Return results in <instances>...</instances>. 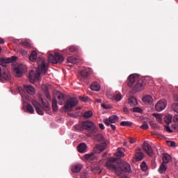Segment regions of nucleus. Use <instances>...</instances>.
Returning <instances> with one entry per match:
<instances>
[{
	"label": "nucleus",
	"instance_id": "nucleus-28",
	"mask_svg": "<svg viewBox=\"0 0 178 178\" xmlns=\"http://www.w3.org/2000/svg\"><path fill=\"white\" fill-rule=\"evenodd\" d=\"M123 148H118V152L114 154V156H117L118 158H122L124 156V153L122 151Z\"/></svg>",
	"mask_w": 178,
	"mask_h": 178
},
{
	"label": "nucleus",
	"instance_id": "nucleus-48",
	"mask_svg": "<svg viewBox=\"0 0 178 178\" xmlns=\"http://www.w3.org/2000/svg\"><path fill=\"white\" fill-rule=\"evenodd\" d=\"M22 101L24 103H27L29 102V96L28 95H22Z\"/></svg>",
	"mask_w": 178,
	"mask_h": 178
},
{
	"label": "nucleus",
	"instance_id": "nucleus-45",
	"mask_svg": "<svg viewBox=\"0 0 178 178\" xmlns=\"http://www.w3.org/2000/svg\"><path fill=\"white\" fill-rule=\"evenodd\" d=\"M134 112H136L138 113H143V109L140 107L134 108Z\"/></svg>",
	"mask_w": 178,
	"mask_h": 178
},
{
	"label": "nucleus",
	"instance_id": "nucleus-52",
	"mask_svg": "<svg viewBox=\"0 0 178 178\" xmlns=\"http://www.w3.org/2000/svg\"><path fill=\"white\" fill-rule=\"evenodd\" d=\"M99 127L102 130H105V126H104V124H102V123L99 124Z\"/></svg>",
	"mask_w": 178,
	"mask_h": 178
},
{
	"label": "nucleus",
	"instance_id": "nucleus-9",
	"mask_svg": "<svg viewBox=\"0 0 178 178\" xmlns=\"http://www.w3.org/2000/svg\"><path fill=\"white\" fill-rule=\"evenodd\" d=\"M26 70L27 67H26V65L20 64L14 70V72L15 73L17 77H22V76H23V73Z\"/></svg>",
	"mask_w": 178,
	"mask_h": 178
},
{
	"label": "nucleus",
	"instance_id": "nucleus-58",
	"mask_svg": "<svg viewBox=\"0 0 178 178\" xmlns=\"http://www.w3.org/2000/svg\"><path fill=\"white\" fill-rule=\"evenodd\" d=\"M0 44H5V40L2 38L0 39Z\"/></svg>",
	"mask_w": 178,
	"mask_h": 178
},
{
	"label": "nucleus",
	"instance_id": "nucleus-33",
	"mask_svg": "<svg viewBox=\"0 0 178 178\" xmlns=\"http://www.w3.org/2000/svg\"><path fill=\"white\" fill-rule=\"evenodd\" d=\"M2 79H4V80H9V79H10V76H9L8 72H3V73L1 74V76H0V81H1Z\"/></svg>",
	"mask_w": 178,
	"mask_h": 178
},
{
	"label": "nucleus",
	"instance_id": "nucleus-5",
	"mask_svg": "<svg viewBox=\"0 0 178 178\" xmlns=\"http://www.w3.org/2000/svg\"><path fill=\"white\" fill-rule=\"evenodd\" d=\"M53 95L55 98L57 97L58 105H63L66 101L65 95L62 94L60 91L54 90L53 92Z\"/></svg>",
	"mask_w": 178,
	"mask_h": 178
},
{
	"label": "nucleus",
	"instance_id": "nucleus-7",
	"mask_svg": "<svg viewBox=\"0 0 178 178\" xmlns=\"http://www.w3.org/2000/svg\"><path fill=\"white\" fill-rule=\"evenodd\" d=\"M117 122H119V117L116 115H113L110 116L108 118L104 119L103 120V122L106 126L109 127L111 126V124L116 123Z\"/></svg>",
	"mask_w": 178,
	"mask_h": 178
},
{
	"label": "nucleus",
	"instance_id": "nucleus-29",
	"mask_svg": "<svg viewBox=\"0 0 178 178\" xmlns=\"http://www.w3.org/2000/svg\"><path fill=\"white\" fill-rule=\"evenodd\" d=\"M172 118H173V116L170 114H168V115L165 116L164 122H165V123L167 124H170V123H172Z\"/></svg>",
	"mask_w": 178,
	"mask_h": 178
},
{
	"label": "nucleus",
	"instance_id": "nucleus-37",
	"mask_svg": "<svg viewBox=\"0 0 178 178\" xmlns=\"http://www.w3.org/2000/svg\"><path fill=\"white\" fill-rule=\"evenodd\" d=\"M52 108L54 112H56V111H58V102H56V99H54L52 101Z\"/></svg>",
	"mask_w": 178,
	"mask_h": 178
},
{
	"label": "nucleus",
	"instance_id": "nucleus-19",
	"mask_svg": "<svg viewBox=\"0 0 178 178\" xmlns=\"http://www.w3.org/2000/svg\"><path fill=\"white\" fill-rule=\"evenodd\" d=\"M86 161H97V158L94 155V153L87 154L84 156Z\"/></svg>",
	"mask_w": 178,
	"mask_h": 178
},
{
	"label": "nucleus",
	"instance_id": "nucleus-25",
	"mask_svg": "<svg viewBox=\"0 0 178 178\" xmlns=\"http://www.w3.org/2000/svg\"><path fill=\"white\" fill-rule=\"evenodd\" d=\"M128 104L130 106H136V105H138V102H137V99H136V97H132L129 99Z\"/></svg>",
	"mask_w": 178,
	"mask_h": 178
},
{
	"label": "nucleus",
	"instance_id": "nucleus-39",
	"mask_svg": "<svg viewBox=\"0 0 178 178\" xmlns=\"http://www.w3.org/2000/svg\"><path fill=\"white\" fill-rule=\"evenodd\" d=\"M140 168L143 172H147L148 170V167L147 166V163L145 162H142L140 165Z\"/></svg>",
	"mask_w": 178,
	"mask_h": 178
},
{
	"label": "nucleus",
	"instance_id": "nucleus-35",
	"mask_svg": "<svg viewBox=\"0 0 178 178\" xmlns=\"http://www.w3.org/2000/svg\"><path fill=\"white\" fill-rule=\"evenodd\" d=\"M153 116L156 118V122H158L159 123H162V115L158 114V113H154Z\"/></svg>",
	"mask_w": 178,
	"mask_h": 178
},
{
	"label": "nucleus",
	"instance_id": "nucleus-42",
	"mask_svg": "<svg viewBox=\"0 0 178 178\" xmlns=\"http://www.w3.org/2000/svg\"><path fill=\"white\" fill-rule=\"evenodd\" d=\"M167 144L168 145H169V147H172V148H176V143H175V141H167Z\"/></svg>",
	"mask_w": 178,
	"mask_h": 178
},
{
	"label": "nucleus",
	"instance_id": "nucleus-54",
	"mask_svg": "<svg viewBox=\"0 0 178 178\" xmlns=\"http://www.w3.org/2000/svg\"><path fill=\"white\" fill-rule=\"evenodd\" d=\"M46 97L47 98V99L51 101V95L49 94V92H46Z\"/></svg>",
	"mask_w": 178,
	"mask_h": 178
},
{
	"label": "nucleus",
	"instance_id": "nucleus-47",
	"mask_svg": "<svg viewBox=\"0 0 178 178\" xmlns=\"http://www.w3.org/2000/svg\"><path fill=\"white\" fill-rule=\"evenodd\" d=\"M102 106L104 109H111V108H112V106L106 104H102Z\"/></svg>",
	"mask_w": 178,
	"mask_h": 178
},
{
	"label": "nucleus",
	"instance_id": "nucleus-56",
	"mask_svg": "<svg viewBox=\"0 0 178 178\" xmlns=\"http://www.w3.org/2000/svg\"><path fill=\"white\" fill-rule=\"evenodd\" d=\"M129 143L130 144H134V143H136V140H134V138H130Z\"/></svg>",
	"mask_w": 178,
	"mask_h": 178
},
{
	"label": "nucleus",
	"instance_id": "nucleus-40",
	"mask_svg": "<svg viewBox=\"0 0 178 178\" xmlns=\"http://www.w3.org/2000/svg\"><path fill=\"white\" fill-rule=\"evenodd\" d=\"M135 88L136 91H142V90L144 89V86H143V84L141 83H138L136 85Z\"/></svg>",
	"mask_w": 178,
	"mask_h": 178
},
{
	"label": "nucleus",
	"instance_id": "nucleus-16",
	"mask_svg": "<svg viewBox=\"0 0 178 178\" xmlns=\"http://www.w3.org/2000/svg\"><path fill=\"white\" fill-rule=\"evenodd\" d=\"M24 88L25 91H26V92L29 94V95H35V88L33 87V86L25 85L24 86Z\"/></svg>",
	"mask_w": 178,
	"mask_h": 178
},
{
	"label": "nucleus",
	"instance_id": "nucleus-18",
	"mask_svg": "<svg viewBox=\"0 0 178 178\" xmlns=\"http://www.w3.org/2000/svg\"><path fill=\"white\" fill-rule=\"evenodd\" d=\"M79 152L83 154V152H87V145L86 143H81L77 147Z\"/></svg>",
	"mask_w": 178,
	"mask_h": 178
},
{
	"label": "nucleus",
	"instance_id": "nucleus-23",
	"mask_svg": "<svg viewBox=\"0 0 178 178\" xmlns=\"http://www.w3.org/2000/svg\"><path fill=\"white\" fill-rule=\"evenodd\" d=\"M90 88L92 91H99V90H101V85L97 82H95L92 83Z\"/></svg>",
	"mask_w": 178,
	"mask_h": 178
},
{
	"label": "nucleus",
	"instance_id": "nucleus-44",
	"mask_svg": "<svg viewBox=\"0 0 178 178\" xmlns=\"http://www.w3.org/2000/svg\"><path fill=\"white\" fill-rule=\"evenodd\" d=\"M148 124L147 122H144L141 126L140 129H143V130H147L149 129Z\"/></svg>",
	"mask_w": 178,
	"mask_h": 178
},
{
	"label": "nucleus",
	"instance_id": "nucleus-34",
	"mask_svg": "<svg viewBox=\"0 0 178 178\" xmlns=\"http://www.w3.org/2000/svg\"><path fill=\"white\" fill-rule=\"evenodd\" d=\"M42 105L44 111H51V106H49V103H44V101L42 99Z\"/></svg>",
	"mask_w": 178,
	"mask_h": 178
},
{
	"label": "nucleus",
	"instance_id": "nucleus-8",
	"mask_svg": "<svg viewBox=\"0 0 178 178\" xmlns=\"http://www.w3.org/2000/svg\"><path fill=\"white\" fill-rule=\"evenodd\" d=\"M77 99L76 98H70L68 100H67L64 108L65 109L70 110L72 109L74 106H76L77 105Z\"/></svg>",
	"mask_w": 178,
	"mask_h": 178
},
{
	"label": "nucleus",
	"instance_id": "nucleus-15",
	"mask_svg": "<svg viewBox=\"0 0 178 178\" xmlns=\"http://www.w3.org/2000/svg\"><path fill=\"white\" fill-rule=\"evenodd\" d=\"M128 79H129L128 86L129 87H131V86H133V84H134V83H136V81H137V80H138V74H131L128 77Z\"/></svg>",
	"mask_w": 178,
	"mask_h": 178
},
{
	"label": "nucleus",
	"instance_id": "nucleus-4",
	"mask_svg": "<svg viewBox=\"0 0 178 178\" xmlns=\"http://www.w3.org/2000/svg\"><path fill=\"white\" fill-rule=\"evenodd\" d=\"M49 60L51 63H54V65L56 63H62L65 58L62 56V55L59 54V53H55V56L52 54H49Z\"/></svg>",
	"mask_w": 178,
	"mask_h": 178
},
{
	"label": "nucleus",
	"instance_id": "nucleus-30",
	"mask_svg": "<svg viewBox=\"0 0 178 178\" xmlns=\"http://www.w3.org/2000/svg\"><path fill=\"white\" fill-rule=\"evenodd\" d=\"M22 45L24 47H26V48H31V47H33L31 42H30V40L27 39H24L22 40Z\"/></svg>",
	"mask_w": 178,
	"mask_h": 178
},
{
	"label": "nucleus",
	"instance_id": "nucleus-21",
	"mask_svg": "<svg viewBox=\"0 0 178 178\" xmlns=\"http://www.w3.org/2000/svg\"><path fill=\"white\" fill-rule=\"evenodd\" d=\"M163 163H169L172 161V156L168 154H164L163 155Z\"/></svg>",
	"mask_w": 178,
	"mask_h": 178
},
{
	"label": "nucleus",
	"instance_id": "nucleus-2",
	"mask_svg": "<svg viewBox=\"0 0 178 178\" xmlns=\"http://www.w3.org/2000/svg\"><path fill=\"white\" fill-rule=\"evenodd\" d=\"M113 162H116V159L114 157H111L109 159V162L106 163V166L109 170L116 173L118 176H120L121 178H129L127 177H123L124 173H131V168L130 164L125 163L121 167L119 165H114Z\"/></svg>",
	"mask_w": 178,
	"mask_h": 178
},
{
	"label": "nucleus",
	"instance_id": "nucleus-12",
	"mask_svg": "<svg viewBox=\"0 0 178 178\" xmlns=\"http://www.w3.org/2000/svg\"><path fill=\"white\" fill-rule=\"evenodd\" d=\"M31 104H32V105H33V106L38 115H44V110L42 109L41 105H40L37 101L33 99L31 101Z\"/></svg>",
	"mask_w": 178,
	"mask_h": 178
},
{
	"label": "nucleus",
	"instance_id": "nucleus-46",
	"mask_svg": "<svg viewBox=\"0 0 178 178\" xmlns=\"http://www.w3.org/2000/svg\"><path fill=\"white\" fill-rule=\"evenodd\" d=\"M77 49H79V48L76 46H71L70 47V52H76V51H77Z\"/></svg>",
	"mask_w": 178,
	"mask_h": 178
},
{
	"label": "nucleus",
	"instance_id": "nucleus-38",
	"mask_svg": "<svg viewBox=\"0 0 178 178\" xmlns=\"http://www.w3.org/2000/svg\"><path fill=\"white\" fill-rule=\"evenodd\" d=\"M150 126L152 129H154V130H159L161 127H159V125L156 124V122H150Z\"/></svg>",
	"mask_w": 178,
	"mask_h": 178
},
{
	"label": "nucleus",
	"instance_id": "nucleus-50",
	"mask_svg": "<svg viewBox=\"0 0 178 178\" xmlns=\"http://www.w3.org/2000/svg\"><path fill=\"white\" fill-rule=\"evenodd\" d=\"M165 129L166 130V131H168V133H172L173 131L170 129V127L168 126H165Z\"/></svg>",
	"mask_w": 178,
	"mask_h": 178
},
{
	"label": "nucleus",
	"instance_id": "nucleus-11",
	"mask_svg": "<svg viewBox=\"0 0 178 178\" xmlns=\"http://www.w3.org/2000/svg\"><path fill=\"white\" fill-rule=\"evenodd\" d=\"M143 149L149 155V156H152L154 155V151L152 150V147L151 145L148 143V142L145 141L142 146Z\"/></svg>",
	"mask_w": 178,
	"mask_h": 178
},
{
	"label": "nucleus",
	"instance_id": "nucleus-14",
	"mask_svg": "<svg viewBox=\"0 0 178 178\" xmlns=\"http://www.w3.org/2000/svg\"><path fill=\"white\" fill-rule=\"evenodd\" d=\"M81 169H83V164L80 163L72 164L71 166V171L73 173H80V172H81Z\"/></svg>",
	"mask_w": 178,
	"mask_h": 178
},
{
	"label": "nucleus",
	"instance_id": "nucleus-32",
	"mask_svg": "<svg viewBox=\"0 0 178 178\" xmlns=\"http://www.w3.org/2000/svg\"><path fill=\"white\" fill-rule=\"evenodd\" d=\"M175 99L176 101V103H174L172 105V109L175 111V112H176L177 113H178V96H176L175 97Z\"/></svg>",
	"mask_w": 178,
	"mask_h": 178
},
{
	"label": "nucleus",
	"instance_id": "nucleus-57",
	"mask_svg": "<svg viewBox=\"0 0 178 178\" xmlns=\"http://www.w3.org/2000/svg\"><path fill=\"white\" fill-rule=\"evenodd\" d=\"M110 126L112 129V130H116V126H115L114 124H110Z\"/></svg>",
	"mask_w": 178,
	"mask_h": 178
},
{
	"label": "nucleus",
	"instance_id": "nucleus-43",
	"mask_svg": "<svg viewBox=\"0 0 178 178\" xmlns=\"http://www.w3.org/2000/svg\"><path fill=\"white\" fill-rule=\"evenodd\" d=\"M131 122L129 121H122L120 122L121 126H131Z\"/></svg>",
	"mask_w": 178,
	"mask_h": 178
},
{
	"label": "nucleus",
	"instance_id": "nucleus-13",
	"mask_svg": "<svg viewBox=\"0 0 178 178\" xmlns=\"http://www.w3.org/2000/svg\"><path fill=\"white\" fill-rule=\"evenodd\" d=\"M134 159L137 161V162H140V161H143V159H144V154H143V152H141V148L137 147L136 149V154Z\"/></svg>",
	"mask_w": 178,
	"mask_h": 178
},
{
	"label": "nucleus",
	"instance_id": "nucleus-6",
	"mask_svg": "<svg viewBox=\"0 0 178 178\" xmlns=\"http://www.w3.org/2000/svg\"><path fill=\"white\" fill-rule=\"evenodd\" d=\"M168 106V101L166 99H163L159 100L155 105V109L157 112H162L164 109Z\"/></svg>",
	"mask_w": 178,
	"mask_h": 178
},
{
	"label": "nucleus",
	"instance_id": "nucleus-61",
	"mask_svg": "<svg viewBox=\"0 0 178 178\" xmlns=\"http://www.w3.org/2000/svg\"><path fill=\"white\" fill-rule=\"evenodd\" d=\"M105 156H106V152H105V153H104V154H102V157H103V158H105Z\"/></svg>",
	"mask_w": 178,
	"mask_h": 178
},
{
	"label": "nucleus",
	"instance_id": "nucleus-36",
	"mask_svg": "<svg viewBox=\"0 0 178 178\" xmlns=\"http://www.w3.org/2000/svg\"><path fill=\"white\" fill-rule=\"evenodd\" d=\"M83 116L85 119H89V118H91V116H92V111H86L84 113Z\"/></svg>",
	"mask_w": 178,
	"mask_h": 178
},
{
	"label": "nucleus",
	"instance_id": "nucleus-63",
	"mask_svg": "<svg viewBox=\"0 0 178 178\" xmlns=\"http://www.w3.org/2000/svg\"><path fill=\"white\" fill-rule=\"evenodd\" d=\"M108 98H112V96H108Z\"/></svg>",
	"mask_w": 178,
	"mask_h": 178
},
{
	"label": "nucleus",
	"instance_id": "nucleus-60",
	"mask_svg": "<svg viewBox=\"0 0 178 178\" xmlns=\"http://www.w3.org/2000/svg\"><path fill=\"white\" fill-rule=\"evenodd\" d=\"M96 101L97 102H102V99H97Z\"/></svg>",
	"mask_w": 178,
	"mask_h": 178
},
{
	"label": "nucleus",
	"instance_id": "nucleus-27",
	"mask_svg": "<svg viewBox=\"0 0 178 178\" xmlns=\"http://www.w3.org/2000/svg\"><path fill=\"white\" fill-rule=\"evenodd\" d=\"M91 74V70L87 71V70H82L81 71V75L83 79H87Z\"/></svg>",
	"mask_w": 178,
	"mask_h": 178
},
{
	"label": "nucleus",
	"instance_id": "nucleus-41",
	"mask_svg": "<svg viewBox=\"0 0 178 178\" xmlns=\"http://www.w3.org/2000/svg\"><path fill=\"white\" fill-rule=\"evenodd\" d=\"M122 98H123V97H122V95L120 94H117L115 95V97H114V99L117 102H119L120 101H122Z\"/></svg>",
	"mask_w": 178,
	"mask_h": 178
},
{
	"label": "nucleus",
	"instance_id": "nucleus-59",
	"mask_svg": "<svg viewBox=\"0 0 178 178\" xmlns=\"http://www.w3.org/2000/svg\"><path fill=\"white\" fill-rule=\"evenodd\" d=\"M22 87L18 88V90L19 91L20 94H22Z\"/></svg>",
	"mask_w": 178,
	"mask_h": 178
},
{
	"label": "nucleus",
	"instance_id": "nucleus-53",
	"mask_svg": "<svg viewBox=\"0 0 178 178\" xmlns=\"http://www.w3.org/2000/svg\"><path fill=\"white\" fill-rule=\"evenodd\" d=\"M21 54L24 56H26V55H27L28 52H27V51H25V50H21Z\"/></svg>",
	"mask_w": 178,
	"mask_h": 178
},
{
	"label": "nucleus",
	"instance_id": "nucleus-62",
	"mask_svg": "<svg viewBox=\"0 0 178 178\" xmlns=\"http://www.w3.org/2000/svg\"><path fill=\"white\" fill-rule=\"evenodd\" d=\"M174 128L175 129H178V126L177 125H174Z\"/></svg>",
	"mask_w": 178,
	"mask_h": 178
},
{
	"label": "nucleus",
	"instance_id": "nucleus-26",
	"mask_svg": "<svg viewBox=\"0 0 178 178\" xmlns=\"http://www.w3.org/2000/svg\"><path fill=\"white\" fill-rule=\"evenodd\" d=\"M168 169V166L166 165H165L164 163H161V165H160L159 168V172L161 175H163V173H165V172H166Z\"/></svg>",
	"mask_w": 178,
	"mask_h": 178
},
{
	"label": "nucleus",
	"instance_id": "nucleus-3",
	"mask_svg": "<svg viewBox=\"0 0 178 178\" xmlns=\"http://www.w3.org/2000/svg\"><path fill=\"white\" fill-rule=\"evenodd\" d=\"M82 126L85 130H88V131H94L97 133L98 131V127L92 122L90 120L83 121L82 122Z\"/></svg>",
	"mask_w": 178,
	"mask_h": 178
},
{
	"label": "nucleus",
	"instance_id": "nucleus-17",
	"mask_svg": "<svg viewBox=\"0 0 178 178\" xmlns=\"http://www.w3.org/2000/svg\"><path fill=\"white\" fill-rule=\"evenodd\" d=\"M105 148H106V143H103L99 145H97L95 147L94 152L96 154H101V152H102L105 149Z\"/></svg>",
	"mask_w": 178,
	"mask_h": 178
},
{
	"label": "nucleus",
	"instance_id": "nucleus-1",
	"mask_svg": "<svg viewBox=\"0 0 178 178\" xmlns=\"http://www.w3.org/2000/svg\"><path fill=\"white\" fill-rule=\"evenodd\" d=\"M30 62H36L38 65V69L35 74L33 70H31L29 75L30 83H34L40 79L41 74H45L48 72V66L45 65V60L41 57L37 58V51H33L29 56Z\"/></svg>",
	"mask_w": 178,
	"mask_h": 178
},
{
	"label": "nucleus",
	"instance_id": "nucleus-10",
	"mask_svg": "<svg viewBox=\"0 0 178 178\" xmlns=\"http://www.w3.org/2000/svg\"><path fill=\"white\" fill-rule=\"evenodd\" d=\"M17 60V57L13 56L10 58H3L0 60V65L3 67H6L8 63H12Z\"/></svg>",
	"mask_w": 178,
	"mask_h": 178
},
{
	"label": "nucleus",
	"instance_id": "nucleus-22",
	"mask_svg": "<svg viewBox=\"0 0 178 178\" xmlns=\"http://www.w3.org/2000/svg\"><path fill=\"white\" fill-rule=\"evenodd\" d=\"M24 112L31 113V115L34 114V107L31 104H27L25 107Z\"/></svg>",
	"mask_w": 178,
	"mask_h": 178
},
{
	"label": "nucleus",
	"instance_id": "nucleus-55",
	"mask_svg": "<svg viewBox=\"0 0 178 178\" xmlns=\"http://www.w3.org/2000/svg\"><path fill=\"white\" fill-rule=\"evenodd\" d=\"M123 111L124 113H129V108L127 107H124Z\"/></svg>",
	"mask_w": 178,
	"mask_h": 178
},
{
	"label": "nucleus",
	"instance_id": "nucleus-20",
	"mask_svg": "<svg viewBox=\"0 0 178 178\" xmlns=\"http://www.w3.org/2000/svg\"><path fill=\"white\" fill-rule=\"evenodd\" d=\"M95 140L97 141H99V143H101V144H104V143H106V139H105V138L104 137V135L101 134H97L95 136Z\"/></svg>",
	"mask_w": 178,
	"mask_h": 178
},
{
	"label": "nucleus",
	"instance_id": "nucleus-31",
	"mask_svg": "<svg viewBox=\"0 0 178 178\" xmlns=\"http://www.w3.org/2000/svg\"><path fill=\"white\" fill-rule=\"evenodd\" d=\"M69 63H77L79 62V58L74 56H70L67 59Z\"/></svg>",
	"mask_w": 178,
	"mask_h": 178
},
{
	"label": "nucleus",
	"instance_id": "nucleus-51",
	"mask_svg": "<svg viewBox=\"0 0 178 178\" xmlns=\"http://www.w3.org/2000/svg\"><path fill=\"white\" fill-rule=\"evenodd\" d=\"M173 120L175 123H178V114L174 115Z\"/></svg>",
	"mask_w": 178,
	"mask_h": 178
},
{
	"label": "nucleus",
	"instance_id": "nucleus-49",
	"mask_svg": "<svg viewBox=\"0 0 178 178\" xmlns=\"http://www.w3.org/2000/svg\"><path fill=\"white\" fill-rule=\"evenodd\" d=\"M79 99H81V101H83V102H88V101H90V98L88 97H80Z\"/></svg>",
	"mask_w": 178,
	"mask_h": 178
},
{
	"label": "nucleus",
	"instance_id": "nucleus-24",
	"mask_svg": "<svg viewBox=\"0 0 178 178\" xmlns=\"http://www.w3.org/2000/svg\"><path fill=\"white\" fill-rule=\"evenodd\" d=\"M143 101L145 104H152L154 102V99H152V96L151 95H146L143 97Z\"/></svg>",
	"mask_w": 178,
	"mask_h": 178
}]
</instances>
